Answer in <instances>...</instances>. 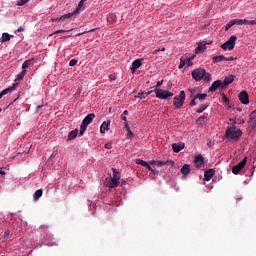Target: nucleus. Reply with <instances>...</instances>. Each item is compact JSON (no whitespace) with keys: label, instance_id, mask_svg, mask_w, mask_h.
Returning <instances> with one entry per match:
<instances>
[{"label":"nucleus","instance_id":"f257e3e1","mask_svg":"<svg viewBox=\"0 0 256 256\" xmlns=\"http://www.w3.org/2000/svg\"><path fill=\"white\" fill-rule=\"evenodd\" d=\"M112 170H113V177L106 178V180L104 182L105 186L109 187L111 189L119 186V180L121 178L119 169L112 168Z\"/></svg>","mask_w":256,"mask_h":256},{"label":"nucleus","instance_id":"f03ea898","mask_svg":"<svg viewBox=\"0 0 256 256\" xmlns=\"http://www.w3.org/2000/svg\"><path fill=\"white\" fill-rule=\"evenodd\" d=\"M191 75L195 81H201L204 79L206 82H209L211 80V74L207 73V71L202 68L192 71Z\"/></svg>","mask_w":256,"mask_h":256},{"label":"nucleus","instance_id":"7ed1b4c3","mask_svg":"<svg viewBox=\"0 0 256 256\" xmlns=\"http://www.w3.org/2000/svg\"><path fill=\"white\" fill-rule=\"evenodd\" d=\"M242 136V131L240 129L236 130L235 126L228 127L225 132V137L232 141H238Z\"/></svg>","mask_w":256,"mask_h":256},{"label":"nucleus","instance_id":"20e7f679","mask_svg":"<svg viewBox=\"0 0 256 256\" xmlns=\"http://www.w3.org/2000/svg\"><path fill=\"white\" fill-rule=\"evenodd\" d=\"M186 100V93L184 90L180 91L179 95L173 98V106L174 109H182L183 105L185 104Z\"/></svg>","mask_w":256,"mask_h":256},{"label":"nucleus","instance_id":"39448f33","mask_svg":"<svg viewBox=\"0 0 256 256\" xmlns=\"http://www.w3.org/2000/svg\"><path fill=\"white\" fill-rule=\"evenodd\" d=\"M93 119H95V114L91 113L88 114L82 121V124L80 126V132L79 135L83 136V134L86 132L87 127L92 123Z\"/></svg>","mask_w":256,"mask_h":256},{"label":"nucleus","instance_id":"423d86ee","mask_svg":"<svg viewBox=\"0 0 256 256\" xmlns=\"http://www.w3.org/2000/svg\"><path fill=\"white\" fill-rule=\"evenodd\" d=\"M86 0H81L79 3H78V6L77 8L75 9V11H73L72 13H68V14H65V15H62L60 18H57V20L59 21H65L69 18H72L75 14L79 13L80 11L84 10L85 9V6H84V3H85Z\"/></svg>","mask_w":256,"mask_h":256},{"label":"nucleus","instance_id":"0eeeda50","mask_svg":"<svg viewBox=\"0 0 256 256\" xmlns=\"http://www.w3.org/2000/svg\"><path fill=\"white\" fill-rule=\"evenodd\" d=\"M154 93L156 97L160 99H169L174 96V93L163 89H154Z\"/></svg>","mask_w":256,"mask_h":256},{"label":"nucleus","instance_id":"6e6552de","mask_svg":"<svg viewBox=\"0 0 256 256\" xmlns=\"http://www.w3.org/2000/svg\"><path fill=\"white\" fill-rule=\"evenodd\" d=\"M237 41L236 36H230L229 40L227 42H224L223 45H221V48L226 51V50H233L235 47V42Z\"/></svg>","mask_w":256,"mask_h":256},{"label":"nucleus","instance_id":"1a4fd4ad","mask_svg":"<svg viewBox=\"0 0 256 256\" xmlns=\"http://www.w3.org/2000/svg\"><path fill=\"white\" fill-rule=\"evenodd\" d=\"M150 165H156L158 167H162L165 165H169L170 167H174L175 162L173 160H166V161H162V160H152L149 162Z\"/></svg>","mask_w":256,"mask_h":256},{"label":"nucleus","instance_id":"9d476101","mask_svg":"<svg viewBox=\"0 0 256 256\" xmlns=\"http://www.w3.org/2000/svg\"><path fill=\"white\" fill-rule=\"evenodd\" d=\"M247 162V157L245 156L237 165L232 167V172L234 175H238L239 172L245 167Z\"/></svg>","mask_w":256,"mask_h":256},{"label":"nucleus","instance_id":"9b49d317","mask_svg":"<svg viewBox=\"0 0 256 256\" xmlns=\"http://www.w3.org/2000/svg\"><path fill=\"white\" fill-rule=\"evenodd\" d=\"M217 89H225V86L223 85V81L221 80L214 81L211 87L209 88V91L215 92L217 91Z\"/></svg>","mask_w":256,"mask_h":256},{"label":"nucleus","instance_id":"f8f14e48","mask_svg":"<svg viewBox=\"0 0 256 256\" xmlns=\"http://www.w3.org/2000/svg\"><path fill=\"white\" fill-rule=\"evenodd\" d=\"M233 60H234L233 57L226 58L224 55L212 57V62L214 64H217V63H220V62H223V61H233Z\"/></svg>","mask_w":256,"mask_h":256},{"label":"nucleus","instance_id":"ddd939ff","mask_svg":"<svg viewBox=\"0 0 256 256\" xmlns=\"http://www.w3.org/2000/svg\"><path fill=\"white\" fill-rule=\"evenodd\" d=\"M205 164V159L202 154H199L194 159V166L200 168Z\"/></svg>","mask_w":256,"mask_h":256},{"label":"nucleus","instance_id":"4468645a","mask_svg":"<svg viewBox=\"0 0 256 256\" xmlns=\"http://www.w3.org/2000/svg\"><path fill=\"white\" fill-rule=\"evenodd\" d=\"M183 149H185V143H172V150L174 153H180Z\"/></svg>","mask_w":256,"mask_h":256},{"label":"nucleus","instance_id":"2eb2a0df","mask_svg":"<svg viewBox=\"0 0 256 256\" xmlns=\"http://www.w3.org/2000/svg\"><path fill=\"white\" fill-rule=\"evenodd\" d=\"M213 176H215V169H213V168L207 169L204 172V180L207 182L211 181Z\"/></svg>","mask_w":256,"mask_h":256},{"label":"nucleus","instance_id":"dca6fc26","mask_svg":"<svg viewBox=\"0 0 256 256\" xmlns=\"http://www.w3.org/2000/svg\"><path fill=\"white\" fill-rule=\"evenodd\" d=\"M239 100L241 101L242 104L247 105L249 104V95L246 91H242L239 94Z\"/></svg>","mask_w":256,"mask_h":256},{"label":"nucleus","instance_id":"f3484780","mask_svg":"<svg viewBox=\"0 0 256 256\" xmlns=\"http://www.w3.org/2000/svg\"><path fill=\"white\" fill-rule=\"evenodd\" d=\"M111 125V120L104 121L100 128V133L105 134L106 131H109Z\"/></svg>","mask_w":256,"mask_h":256},{"label":"nucleus","instance_id":"a211bd4d","mask_svg":"<svg viewBox=\"0 0 256 256\" xmlns=\"http://www.w3.org/2000/svg\"><path fill=\"white\" fill-rule=\"evenodd\" d=\"M180 172H181V174H182L183 176H188V175L191 173L190 164H184V165L181 167Z\"/></svg>","mask_w":256,"mask_h":256},{"label":"nucleus","instance_id":"6ab92c4d","mask_svg":"<svg viewBox=\"0 0 256 256\" xmlns=\"http://www.w3.org/2000/svg\"><path fill=\"white\" fill-rule=\"evenodd\" d=\"M141 66H142V61H141L140 59L135 60V61L133 62V64H132V68H131L132 72L135 73L136 70H137L138 68H140Z\"/></svg>","mask_w":256,"mask_h":256},{"label":"nucleus","instance_id":"aec40b11","mask_svg":"<svg viewBox=\"0 0 256 256\" xmlns=\"http://www.w3.org/2000/svg\"><path fill=\"white\" fill-rule=\"evenodd\" d=\"M17 85H18V84L15 83V84H12L11 87H8V88H6L5 90H2L1 93H0V99H1L4 95H6L7 93H9V92H11L12 90H14Z\"/></svg>","mask_w":256,"mask_h":256},{"label":"nucleus","instance_id":"412c9836","mask_svg":"<svg viewBox=\"0 0 256 256\" xmlns=\"http://www.w3.org/2000/svg\"><path fill=\"white\" fill-rule=\"evenodd\" d=\"M235 79V76L234 75H230L228 77H226L224 79V81L222 82V84L224 85V88H226L229 84H231Z\"/></svg>","mask_w":256,"mask_h":256},{"label":"nucleus","instance_id":"4be33fe9","mask_svg":"<svg viewBox=\"0 0 256 256\" xmlns=\"http://www.w3.org/2000/svg\"><path fill=\"white\" fill-rule=\"evenodd\" d=\"M30 66H34V59H30V60L25 61V62L22 64V69L26 70V69L29 68Z\"/></svg>","mask_w":256,"mask_h":256},{"label":"nucleus","instance_id":"5701e85b","mask_svg":"<svg viewBox=\"0 0 256 256\" xmlns=\"http://www.w3.org/2000/svg\"><path fill=\"white\" fill-rule=\"evenodd\" d=\"M250 124L256 127V109L250 114Z\"/></svg>","mask_w":256,"mask_h":256},{"label":"nucleus","instance_id":"b1692460","mask_svg":"<svg viewBox=\"0 0 256 256\" xmlns=\"http://www.w3.org/2000/svg\"><path fill=\"white\" fill-rule=\"evenodd\" d=\"M78 135V129L72 130L69 134H68V140H74Z\"/></svg>","mask_w":256,"mask_h":256},{"label":"nucleus","instance_id":"393cba45","mask_svg":"<svg viewBox=\"0 0 256 256\" xmlns=\"http://www.w3.org/2000/svg\"><path fill=\"white\" fill-rule=\"evenodd\" d=\"M11 40V36L10 34H8L7 32H4L2 34V38H1V43H5Z\"/></svg>","mask_w":256,"mask_h":256},{"label":"nucleus","instance_id":"a878e982","mask_svg":"<svg viewBox=\"0 0 256 256\" xmlns=\"http://www.w3.org/2000/svg\"><path fill=\"white\" fill-rule=\"evenodd\" d=\"M207 44H204V45H199L197 48H196V54H200L204 51H206L207 49Z\"/></svg>","mask_w":256,"mask_h":256},{"label":"nucleus","instance_id":"bb28decb","mask_svg":"<svg viewBox=\"0 0 256 256\" xmlns=\"http://www.w3.org/2000/svg\"><path fill=\"white\" fill-rule=\"evenodd\" d=\"M152 92L153 91H148V92L143 91V92L138 93V96H136V97L143 99V98H146L147 96H149Z\"/></svg>","mask_w":256,"mask_h":256},{"label":"nucleus","instance_id":"cd10ccee","mask_svg":"<svg viewBox=\"0 0 256 256\" xmlns=\"http://www.w3.org/2000/svg\"><path fill=\"white\" fill-rule=\"evenodd\" d=\"M43 196V190H36V192L34 193V200H39L41 197Z\"/></svg>","mask_w":256,"mask_h":256},{"label":"nucleus","instance_id":"c85d7f7f","mask_svg":"<svg viewBox=\"0 0 256 256\" xmlns=\"http://www.w3.org/2000/svg\"><path fill=\"white\" fill-rule=\"evenodd\" d=\"M234 25H243L246 22V19H232Z\"/></svg>","mask_w":256,"mask_h":256},{"label":"nucleus","instance_id":"c756f323","mask_svg":"<svg viewBox=\"0 0 256 256\" xmlns=\"http://www.w3.org/2000/svg\"><path fill=\"white\" fill-rule=\"evenodd\" d=\"M207 94L206 93H204V94H197V95H195L194 96V99H199V100H205V99H207Z\"/></svg>","mask_w":256,"mask_h":256},{"label":"nucleus","instance_id":"7c9ffc66","mask_svg":"<svg viewBox=\"0 0 256 256\" xmlns=\"http://www.w3.org/2000/svg\"><path fill=\"white\" fill-rule=\"evenodd\" d=\"M206 109H208V105L203 104L200 108H198L196 110V113H204V111H206Z\"/></svg>","mask_w":256,"mask_h":256},{"label":"nucleus","instance_id":"2f4dec72","mask_svg":"<svg viewBox=\"0 0 256 256\" xmlns=\"http://www.w3.org/2000/svg\"><path fill=\"white\" fill-rule=\"evenodd\" d=\"M186 63H187L186 58H184V57L180 58V64H179L178 68L182 69L183 67L186 66Z\"/></svg>","mask_w":256,"mask_h":256},{"label":"nucleus","instance_id":"473e14b6","mask_svg":"<svg viewBox=\"0 0 256 256\" xmlns=\"http://www.w3.org/2000/svg\"><path fill=\"white\" fill-rule=\"evenodd\" d=\"M147 161H144L142 159H136V164L142 166V167H146L147 166Z\"/></svg>","mask_w":256,"mask_h":256},{"label":"nucleus","instance_id":"72a5a7b5","mask_svg":"<svg viewBox=\"0 0 256 256\" xmlns=\"http://www.w3.org/2000/svg\"><path fill=\"white\" fill-rule=\"evenodd\" d=\"M26 74H27V71L23 69V70L21 71V73H19V74L17 75V80H22V79L25 77Z\"/></svg>","mask_w":256,"mask_h":256},{"label":"nucleus","instance_id":"f704fd0d","mask_svg":"<svg viewBox=\"0 0 256 256\" xmlns=\"http://www.w3.org/2000/svg\"><path fill=\"white\" fill-rule=\"evenodd\" d=\"M234 26L233 20H230L226 25H225V31H228L231 27Z\"/></svg>","mask_w":256,"mask_h":256},{"label":"nucleus","instance_id":"c9c22d12","mask_svg":"<svg viewBox=\"0 0 256 256\" xmlns=\"http://www.w3.org/2000/svg\"><path fill=\"white\" fill-rule=\"evenodd\" d=\"M197 121H198L199 123H206V121H207V116L202 115V116H200V117L198 118Z\"/></svg>","mask_w":256,"mask_h":256},{"label":"nucleus","instance_id":"e433bc0d","mask_svg":"<svg viewBox=\"0 0 256 256\" xmlns=\"http://www.w3.org/2000/svg\"><path fill=\"white\" fill-rule=\"evenodd\" d=\"M28 2H29L28 0H19V1H17V6H24Z\"/></svg>","mask_w":256,"mask_h":256},{"label":"nucleus","instance_id":"4c0bfd02","mask_svg":"<svg viewBox=\"0 0 256 256\" xmlns=\"http://www.w3.org/2000/svg\"><path fill=\"white\" fill-rule=\"evenodd\" d=\"M127 115H129V112L128 110H125L121 115V118L123 119V121H127Z\"/></svg>","mask_w":256,"mask_h":256},{"label":"nucleus","instance_id":"58836bf2","mask_svg":"<svg viewBox=\"0 0 256 256\" xmlns=\"http://www.w3.org/2000/svg\"><path fill=\"white\" fill-rule=\"evenodd\" d=\"M244 24H247V25H256V20H247L244 21Z\"/></svg>","mask_w":256,"mask_h":256},{"label":"nucleus","instance_id":"ea45409f","mask_svg":"<svg viewBox=\"0 0 256 256\" xmlns=\"http://www.w3.org/2000/svg\"><path fill=\"white\" fill-rule=\"evenodd\" d=\"M196 100L197 99H195V97H193V99L190 101V107H195L197 105Z\"/></svg>","mask_w":256,"mask_h":256},{"label":"nucleus","instance_id":"a19ab883","mask_svg":"<svg viewBox=\"0 0 256 256\" xmlns=\"http://www.w3.org/2000/svg\"><path fill=\"white\" fill-rule=\"evenodd\" d=\"M65 32H69V30H56L55 32H53V35H57Z\"/></svg>","mask_w":256,"mask_h":256},{"label":"nucleus","instance_id":"79ce46f5","mask_svg":"<svg viewBox=\"0 0 256 256\" xmlns=\"http://www.w3.org/2000/svg\"><path fill=\"white\" fill-rule=\"evenodd\" d=\"M222 101H223L224 103H226V104L229 103V99L226 97L225 94H222Z\"/></svg>","mask_w":256,"mask_h":256},{"label":"nucleus","instance_id":"37998d69","mask_svg":"<svg viewBox=\"0 0 256 256\" xmlns=\"http://www.w3.org/2000/svg\"><path fill=\"white\" fill-rule=\"evenodd\" d=\"M164 80L157 81L155 89H159V87L163 84Z\"/></svg>","mask_w":256,"mask_h":256},{"label":"nucleus","instance_id":"c03bdc74","mask_svg":"<svg viewBox=\"0 0 256 256\" xmlns=\"http://www.w3.org/2000/svg\"><path fill=\"white\" fill-rule=\"evenodd\" d=\"M112 148H113L112 143H106L105 144V149L111 150Z\"/></svg>","mask_w":256,"mask_h":256},{"label":"nucleus","instance_id":"a18cd8bd","mask_svg":"<svg viewBox=\"0 0 256 256\" xmlns=\"http://www.w3.org/2000/svg\"><path fill=\"white\" fill-rule=\"evenodd\" d=\"M77 64V61L75 59H72L70 62H69V65L71 67L75 66Z\"/></svg>","mask_w":256,"mask_h":256},{"label":"nucleus","instance_id":"49530a36","mask_svg":"<svg viewBox=\"0 0 256 256\" xmlns=\"http://www.w3.org/2000/svg\"><path fill=\"white\" fill-rule=\"evenodd\" d=\"M129 139L133 138L134 134L131 129L127 130Z\"/></svg>","mask_w":256,"mask_h":256},{"label":"nucleus","instance_id":"de8ad7c7","mask_svg":"<svg viewBox=\"0 0 256 256\" xmlns=\"http://www.w3.org/2000/svg\"><path fill=\"white\" fill-rule=\"evenodd\" d=\"M151 173L156 176L159 174V171L157 169H152Z\"/></svg>","mask_w":256,"mask_h":256},{"label":"nucleus","instance_id":"09e8293b","mask_svg":"<svg viewBox=\"0 0 256 256\" xmlns=\"http://www.w3.org/2000/svg\"><path fill=\"white\" fill-rule=\"evenodd\" d=\"M190 93H191V96L195 95L196 94V89L193 88V89H189Z\"/></svg>","mask_w":256,"mask_h":256},{"label":"nucleus","instance_id":"8fccbe9b","mask_svg":"<svg viewBox=\"0 0 256 256\" xmlns=\"http://www.w3.org/2000/svg\"><path fill=\"white\" fill-rule=\"evenodd\" d=\"M9 235H10V230H6V231L4 232V238L9 237Z\"/></svg>","mask_w":256,"mask_h":256},{"label":"nucleus","instance_id":"3c124183","mask_svg":"<svg viewBox=\"0 0 256 256\" xmlns=\"http://www.w3.org/2000/svg\"><path fill=\"white\" fill-rule=\"evenodd\" d=\"M124 125H125V129H126L127 131H129V130H130V127H129L127 121H125Z\"/></svg>","mask_w":256,"mask_h":256},{"label":"nucleus","instance_id":"603ef678","mask_svg":"<svg viewBox=\"0 0 256 256\" xmlns=\"http://www.w3.org/2000/svg\"><path fill=\"white\" fill-rule=\"evenodd\" d=\"M17 31H18L19 33L24 32V27L20 26Z\"/></svg>","mask_w":256,"mask_h":256},{"label":"nucleus","instance_id":"864d4df0","mask_svg":"<svg viewBox=\"0 0 256 256\" xmlns=\"http://www.w3.org/2000/svg\"><path fill=\"white\" fill-rule=\"evenodd\" d=\"M109 78H110L111 81L116 80V76L113 75V74H111V75L109 76Z\"/></svg>","mask_w":256,"mask_h":256},{"label":"nucleus","instance_id":"5fc2aeb1","mask_svg":"<svg viewBox=\"0 0 256 256\" xmlns=\"http://www.w3.org/2000/svg\"><path fill=\"white\" fill-rule=\"evenodd\" d=\"M146 169H148L149 171H153V168L147 163V165L145 166Z\"/></svg>","mask_w":256,"mask_h":256},{"label":"nucleus","instance_id":"6e6d98bb","mask_svg":"<svg viewBox=\"0 0 256 256\" xmlns=\"http://www.w3.org/2000/svg\"><path fill=\"white\" fill-rule=\"evenodd\" d=\"M43 107V105H39V106H37L36 107V111H37V113H38V111H40L41 110V108Z\"/></svg>","mask_w":256,"mask_h":256},{"label":"nucleus","instance_id":"4d7b16f0","mask_svg":"<svg viewBox=\"0 0 256 256\" xmlns=\"http://www.w3.org/2000/svg\"><path fill=\"white\" fill-rule=\"evenodd\" d=\"M161 50L160 49H158V50H154L153 52H152V54L153 55H156L158 52H160Z\"/></svg>","mask_w":256,"mask_h":256},{"label":"nucleus","instance_id":"13d9d810","mask_svg":"<svg viewBox=\"0 0 256 256\" xmlns=\"http://www.w3.org/2000/svg\"><path fill=\"white\" fill-rule=\"evenodd\" d=\"M0 175L5 176V175H6V172H5V171H2V170L0 169Z\"/></svg>","mask_w":256,"mask_h":256},{"label":"nucleus","instance_id":"bf43d9fd","mask_svg":"<svg viewBox=\"0 0 256 256\" xmlns=\"http://www.w3.org/2000/svg\"><path fill=\"white\" fill-rule=\"evenodd\" d=\"M86 33H88V32H80L79 34H76V36H81V35H84Z\"/></svg>","mask_w":256,"mask_h":256},{"label":"nucleus","instance_id":"052dcab7","mask_svg":"<svg viewBox=\"0 0 256 256\" xmlns=\"http://www.w3.org/2000/svg\"><path fill=\"white\" fill-rule=\"evenodd\" d=\"M188 66L192 65L191 59H187Z\"/></svg>","mask_w":256,"mask_h":256},{"label":"nucleus","instance_id":"680f3d73","mask_svg":"<svg viewBox=\"0 0 256 256\" xmlns=\"http://www.w3.org/2000/svg\"><path fill=\"white\" fill-rule=\"evenodd\" d=\"M244 123H245V120H240V121H239V124H240V125H242V124H244Z\"/></svg>","mask_w":256,"mask_h":256},{"label":"nucleus","instance_id":"e2e57ef3","mask_svg":"<svg viewBox=\"0 0 256 256\" xmlns=\"http://www.w3.org/2000/svg\"><path fill=\"white\" fill-rule=\"evenodd\" d=\"M113 17H114V15H109L108 21H110V19H112Z\"/></svg>","mask_w":256,"mask_h":256},{"label":"nucleus","instance_id":"0e129e2a","mask_svg":"<svg viewBox=\"0 0 256 256\" xmlns=\"http://www.w3.org/2000/svg\"><path fill=\"white\" fill-rule=\"evenodd\" d=\"M93 31H95L94 29L93 30H89V32H93Z\"/></svg>","mask_w":256,"mask_h":256},{"label":"nucleus","instance_id":"69168bd1","mask_svg":"<svg viewBox=\"0 0 256 256\" xmlns=\"http://www.w3.org/2000/svg\"><path fill=\"white\" fill-rule=\"evenodd\" d=\"M161 51H165V48H162Z\"/></svg>","mask_w":256,"mask_h":256},{"label":"nucleus","instance_id":"338daca9","mask_svg":"<svg viewBox=\"0 0 256 256\" xmlns=\"http://www.w3.org/2000/svg\"><path fill=\"white\" fill-rule=\"evenodd\" d=\"M211 142L207 143L208 146H210Z\"/></svg>","mask_w":256,"mask_h":256},{"label":"nucleus","instance_id":"774afa93","mask_svg":"<svg viewBox=\"0 0 256 256\" xmlns=\"http://www.w3.org/2000/svg\"><path fill=\"white\" fill-rule=\"evenodd\" d=\"M2 111V109L0 108V112Z\"/></svg>","mask_w":256,"mask_h":256}]
</instances>
